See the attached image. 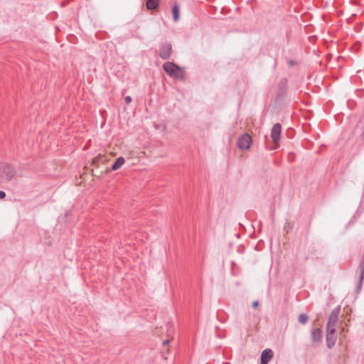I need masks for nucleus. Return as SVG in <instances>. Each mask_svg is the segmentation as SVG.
Returning a JSON list of instances; mask_svg holds the SVG:
<instances>
[{
    "label": "nucleus",
    "instance_id": "nucleus-1",
    "mask_svg": "<svg viewBox=\"0 0 364 364\" xmlns=\"http://www.w3.org/2000/svg\"><path fill=\"white\" fill-rule=\"evenodd\" d=\"M164 71L170 76L176 79H182L183 77L181 68L176 64L171 62H166L163 65Z\"/></svg>",
    "mask_w": 364,
    "mask_h": 364
},
{
    "label": "nucleus",
    "instance_id": "nucleus-2",
    "mask_svg": "<svg viewBox=\"0 0 364 364\" xmlns=\"http://www.w3.org/2000/svg\"><path fill=\"white\" fill-rule=\"evenodd\" d=\"M15 169L9 164H3L0 166V178L2 181H10L15 176Z\"/></svg>",
    "mask_w": 364,
    "mask_h": 364
},
{
    "label": "nucleus",
    "instance_id": "nucleus-3",
    "mask_svg": "<svg viewBox=\"0 0 364 364\" xmlns=\"http://www.w3.org/2000/svg\"><path fill=\"white\" fill-rule=\"evenodd\" d=\"M340 310V306H336L334 309H333L328 317L326 328H336L338 320Z\"/></svg>",
    "mask_w": 364,
    "mask_h": 364
},
{
    "label": "nucleus",
    "instance_id": "nucleus-4",
    "mask_svg": "<svg viewBox=\"0 0 364 364\" xmlns=\"http://www.w3.org/2000/svg\"><path fill=\"white\" fill-rule=\"evenodd\" d=\"M252 141L250 134H244L237 141V146L242 150H247L250 148Z\"/></svg>",
    "mask_w": 364,
    "mask_h": 364
},
{
    "label": "nucleus",
    "instance_id": "nucleus-5",
    "mask_svg": "<svg viewBox=\"0 0 364 364\" xmlns=\"http://www.w3.org/2000/svg\"><path fill=\"white\" fill-rule=\"evenodd\" d=\"M172 47L169 43H162L159 47V56L164 59H168L171 55Z\"/></svg>",
    "mask_w": 364,
    "mask_h": 364
},
{
    "label": "nucleus",
    "instance_id": "nucleus-6",
    "mask_svg": "<svg viewBox=\"0 0 364 364\" xmlns=\"http://www.w3.org/2000/svg\"><path fill=\"white\" fill-rule=\"evenodd\" d=\"M337 340V335L336 333V328H326V343L327 346L332 348Z\"/></svg>",
    "mask_w": 364,
    "mask_h": 364
},
{
    "label": "nucleus",
    "instance_id": "nucleus-7",
    "mask_svg": "<svg viewBox=\"0 0 364 364\" xmlns=\"http://www.w3.org/2000/svg\"><path fill=\"white\" fill-rule=\"evenodd\" d=\"M282 127L279 123L275 124L271 132V137L274 143H277L280 139Z\"/></svg>",
    "mask_w": 364,
    "mask_h": 364
},
{
    "label": "nucleus",
    "instance_id": "nucleus-8",
    "mask_svg": "<svg viewBox=\"0 0 364 364\" xmlns=\"http://www.w3.org/2000/svg\"><path fill=\"white\" fill-rule=\"evenodd\" d=\"M273 355V351L271 349L267 348L264 350L261 354V364H267L272 358Z\"/></svg>",
    "mask_w": 364,
    "mask_h": 364
},
{
    "label": "nucleus",
    "instance_id": "nucleus-9",
    "mask_svg": "<svg viewBox=\"0 0 364 364\" xmlns=\"http://www.w3.org/2000/svg\"><path fill=\"white\" fill-rule=\"evenodd\" d=\"M322 339V331L320 328H314L311 331L312 342L318 344Z\"/></svg>",
    "mask_w": 364,
    "mask_h": 364
},
{
    "label": "nucleus",
    "instance_id": "nucleus-10",
    "mask_svg": "<svg viewBox=\"0 0 364 364\" xmlns=\"http://www.w3.org/2000/svg\"><path fill=\"white\" fill-rule=\"evenodd\" d=\"M159 0H146V6L149 10H154L158 8L159 5Z\"/></svg>",
    "mask_w": 364,
    "mask_h": 364
},
{
    "label": "nucleus",
    "instance_id": "nucleus-11",
    "mask_svg": "<svg viewBox=\"0 0 364 364\" xmlns=\"http://www.w3.org/2000/svg\"><path fill=\"white\" fill-rule=\"evenodd\" d=\"M124 162H125V160L123 157H119L118 159H117V160L112 165V169L113 171L118 170L119 168H120L122 167V166L124 164Z\"/></svg>",
    "mask_w": 364,
    "mask_h": 364
},
{
    "label": "nucleus",
    "instance_id": "nucleus-12",
    "mask_svg": "<svg viewBox=\"0 0 364 364\" xmlns=\"http://www.w3.org/2000/svg\"><path fill=\"white\" fill-rule=\"evenodd\" d=\"M173 13V19L175 22H177L180 18V10L179 6L177 4H175L173 7L172 10Z\"/></svg>",
    "mask_w": 364,
    "mask_h": 364
},
{
    "label": "nucleus",
    "instance_id": "nucleus-13",
    "mask_svg": "<svg viewBox=\"0 0 364 364\" xmlns=\"http://www.w3.org/2000/svg\"><path fill=\"white\" fill-rule=\"evenodd\" d=\"M298 320L300 323L304 325L309 321V316L305 314H301L298 317Z\"/></svg>",
    "mask_w": 364,
    "mask_h": 364
},
{
    "label": "nucleus",
    "instance_id": "nucleus-14",
    "mask_svg": "<svg viewBox=\"0 0 364 364\" xmlns=\"http://www.w3.org/2000/svg\"><path fill=\"white\" fill-rule=\"evenodd\" d=\"M124 100L127 104H129L132 102V97L130 96H127L125 97Z\"/></svg>",
    "mask_w": 364,
    "mask_h": 364
},
{
    "label": "nucleus",
    "instance_id": "nucleus-15",
    "mask_svg": "<svg viewBox=\"0 0 364 364\" xmlns=\"http://www.w3.org/2000/svg\"><path fill=\"white\" fill-rule=\"evenodd\" d=\"M102 157V155L97 156L96 158L94 159L93 163L94 164L97 163L101 159Z\"/></svg>",
    "mask_w": 364,
    "mask_h": 364
},
{
    "label": "nucleus",
    "instance_id": "nucleus-16",
    "mask_svg": "<svg viewBox=\"0 0 364 364\" xmlns=\"http://www.w3.org/2000/svg\"><path fill=\"white\" fill-rule=\"evenodd\" d=\"M360 138L364 140V124L363 127L361 129V133L360 134Z\"/></svg>",
    "mask_w": 364,
    "mask_h": 364
},
{
    "label": "nucleus",
    "instance_id": "nucleus-17",
    "mask_svg": "<svg viewBox=\"0 0 364 364\" xmlns=\"http://www.w3.org/2000/svg\"><path fill=\"white\" fill-rule=\"evenodd\" d=\"M6 196L5 192L0 191V199L4 198Z\"/></svg>",
    "mask_w": 364,
    "mask_h": 364
},
{
    "label": "nucleus",
    "instance_id": "nucleus-18",
    "mask_svg": "<svg viewBox=\"0 0 364 364\" xmlns=\"http://www.w3.org/2000/svg\"><path fill=\"white\" fill-rule=\"evenodd\" d=\"M258 305H259V303H258V301H254V302L252 303V307H254V308L257 307V306H258Z\"/></svg>",
    "mask_w": 364,
    "mask_h": 364
},
{
    "label": "nucleus",
    "instance_id": "nucleus-19",
    "mask_svg": "<svg viewBox=\"0 0 364 364\" xmlns=\"http://www.w3.org/2000/svg\"><path fill=\"white\" fill-rule=\"evenodd\" d=\"M169 342H170V341L168 339H167L163 342V345L167 346L169 343Z\"/></svg>",
    "mask_w": 364,
    "mask_h": 364
}]
</instances>
